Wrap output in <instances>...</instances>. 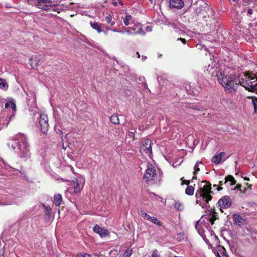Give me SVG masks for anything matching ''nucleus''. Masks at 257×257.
Here are the masks:
<instances>
[{
  "label": "nucleus",
  "instance_id": "27",
  "mask_svg": "<svg viewBox=\"0 0 257 257\" xmlns=\"http://www.w3.org/2000/svg\"><path fill=\"white\" fill-rule=\"evenodd\" d=\"M201 164V162L197 161L194 166V171L193 173L194 176L193 177V179H196V177L195 176L197 174V173H198V172L200 171V168L199 167V164Z\"/></svg>",
  "mask_w": 257,
  "mask_h": 257
},
{
  "label": "nucleus",
  "instance_id": "3",
  "mask_svg": "<svg viewBox=\"0 0 257 257\" xmlns=\"http://www.w3.org/2000/svg\"><path fill=\"white\" fill-rule=\"evenodd\" d=\"M240 84L246 90L257 93V77L254 74L244 75V78L240 80Z\"/></svg>",
  "mask_w": 257,
  "mask_h": 257
},
{
  "label": "nucleus",
  "instance_id": "6",
  "mask_svg": "<svg viewBox=\"0 0 257 257\" xmlns=\"http://www.w3.org/2000/svg\"><path fill=\"white\" fill-rule=\"evenodd\" d=\"M156 177V170L151 163L147 164V168L144 176V179L147 183H151Z\"/></svg>",
  "mask_w": 257,
  "mask_h": 257
},
{
  "label": "nucleus",
  "instance_id": "1",
  "mask_svg": "<svg viewBox=\"0 0 257 257\" xmlns=\"http://www.w3.org/2000/svg\"><path fill=\"white\" fill-rule=\"evenodd\" d=\"M7 145L9 149L14 150L21 158H28L30 156V147L25 135L17 134L14 139L9 141Z\"/></svg>",
  "mask_w": 257,
  "mask_h": 257
},
{
  "label": "nucleus",
  "instance_id": "63",
  "mask_svg": "<svg viewBox=\"0 0 257 257\" xmlns=\"http://www.w3.org/2000/svg\"><path fill=\"white\" fill-rule=\"evenodd\" d=\"M246 190H247V189H246V188H245V189H244V192H245V191H246Z\"/></svg>",
  "mask_w": 257,
  "mask_h": 257
},
{
  "label": "nucleus",
  "instance_id": "8",
  "mask_svg": "<svg viewBox=\"0 0 257 257\" xmlns=\"http://www.w3.org/2000/svg\"><path fill=\"white\" fill-rule=\"evenodd\" d=\"M152 141L150 139H146L142 142V144L140 147V151L142 153L146 154L150 157L152 155Z\"/></svg>",
  "mask_w": 257,
  "mask_h": 257
},
{
  "label": "nucleus",
  "instance_id": "50",
  "mask_svg": "<svg viewBox=\"0 0 257 257\" xmlns=\"http://www.w3.org/2000/svg\"><path fill=\"white\" fill-rule=\"evenodd\" d=\"M243 178L245 180L249 181V178L248 177H244Z\"/></svg>",
  "mask_w": 257,
  "mask_h": 257
},
{
  "label": "nucleus",
  "instance_id": "14",
  "mask_svg": "<svg viewBox=\"0 0 257 257\" xmlns=\"http://www.w3.org/2000/svg\"><path fill=\"white\" fill-rule=\"evenodd\" d=\"M207 9V5L202 2V4H199L198 5L197 7L195 9V12L197 15H198L202 13L204 11H206Z\"/></svg>",
  "mask_w": 257,
  "mask_h": 257
},
{
  "label": "nucleus",
  "instance_id": "24",
  "mask_svg": "<svg viewBox=\"0 0 257 257\" xmlns=\"http://www.w3.org/2000/svg\"><path fill=\"white\" fill-rule=\"evenodd\" d=\"M148 220L150 221L151 222H152V223L157 225L158 226H161V224L159 220L155 217H152L150 216L148 218Z\"/></svg>",
  "mask_w": 257,
  "mask_h": 257
},
{
  "label": "nucleus",
  "instance_id": "61",
  "mask_svg": "<svg viewBox=\"0 0 257 257\" xmlns=\"http://www.w3.org/2000/svg\"><path fill=\"white\" fill-rule=\"evenodd\" d=\"M56 5H57V4H55L52 5L51 6H56Z\"/></svg>",
  "mask_w": 257,
  "mask_h": 257
},
{
  "label": "nucleus",
  "instance_id": "62",
  "mask_svg": "<svg viewBox=\"0 0 257 257\" xmlns=\"http://www.w3.org/2000/svg\"><path fill=\"white\" fill-rule=\"evenodd\" d=\"M217 257H221L218 253H217Z\"/></svg>",
  "mask_w": 257,
  "mask_h": 257
},
{
  "label": "nucleus",
  "instance_id": "55",
  "mask_svg": "<svg viewBox=\"0 0 257 257\" xmlns=\"http://www.w3.org/2000/svg\"><path fill=\"white\" fill-rule=\"evenodd\" d=\"M119 3L120 5H122L123 4V3H122V1H119Z\"/></svg>",
  "mask_w": 257,
  "mask_h": 257
},
{
  "label": "nucleus",
  "instance_id": "17",
  "mask_svg": "<svg viewBox=\"0 0 257 257\" xmlns=\"http://www.w3.org/2000/svg\"><path fill=\"white\" fill-rule=\"evenodd\" d=\"M90 25L91 27L94 30H96L98 33H100L102 32V30L101 29L102 27L103 26L102 24L99 23L97 22H93L92 21H91L90 22Z\"/></svg>",
  "mask_w": 257,
  "mask_h": 257
},
{
  "label": "nucleus",
  "instance_id": "39",
  "mask_svg": "<svg viewBox=\"0 0 257 257\" xmlns=\"http://www.w3.org/2000/svg\"><path fill=\"white\" fill-rule=\"evenodd\" d=\"M39 8L46 11H49V10H50L49 6L47 4L44 5V6L40 7Z\"/></svg>",
  "mask_w": 257,
  "mask_h": 257
},
{
  "label": "nucleus",
  "instance_id": "35",
  "mask_svg": "<svg viewBox=\"0 0 257 257\" xmlns=\"http://www.w3.org/2000/svg\"><path fill=\"white\" fill-rule=\"evenodd\" d=\"M125 31L128 35H135V33L132 31L130 27L125 28Z\"/></svg>",
  "mask_w": 257,
  "mask_h": 257
},
{
  "label": "nucleus",
  "instance_id": "41",
  "mask_svg": "<svg viewBox=\"0 0 257 257\" xmlns=\"http://www.w3.org/2000/svg\"><path fill=\"white\" fill-rule=\"evenodd\" d=\"M77 257H91L90 255L88 254H79L77 256Z\"/></svg>",
  "mask_w": 257,
  "mask_h": 257
},
{
  "label": "nucleus",
  "instance_id": "26",
  "mask_svg": "<svg viewBox=\"0 0 257 257\" xmlns=\"http://www.w3.org/2000/svg\"><path fill=\"white\" fill-rule=\"evenodd\" d=\"M5 108L6 109L11 108L13 110H15L16 105L12 102H7L5 104Z\"/></svg>",
  "mask_w": 257,
  "mask_h": 257
},
{
  "label": "nucleus",
  "instance_id": "34",
  "mask_svg": "<svg viewBox=\"0 0 257 257\" xmlns=\"http://www.w3.org/2000/svg\"><path fill=\"white\" fill-rule=\"evenodd\" d=\"M51 208L50 206H45V214L47 215H49L51 213Z\"/></svg>",
  "mask_w": 257,
  "mask_h": 257
},
{
  "label": "nucleus",
  "instance_id": "30",
  "mask_svg": "<svg viewBox=\"0 0 257 257\" xmlns=\"http://www.w3.org/2000/svg\"><path fill=\"white\" fill-rule=\"evenodd\" d=\"M174 208L177 210L181 211L183 209V205L179 202H176L174 204Z\"/></svg>",
  "mask_w": 257,
  "mask_h": 257
},
{
  "label": "nucleus",
  "instance_id": "2",
  "mask_svg": "<svg viewBox=\"0 0 257 257\" xmlns=\"http://www.w3.org/2000/svg\"><path fill=\"white\" fill-rule=\"evenodd\" d=\"M216 76L219 83L224 87L225 90L231 93L235 92L236 88L240 82V80L235 75H228L219 71L217 73Z\"/></svg>",
  "mask_w": 257,
  "mask_h": 257
},
{
  "label": "nucleus",
  "instance_id": "16",
  "mask_svg": "<svg viewBox=\"0 0 257 257\" xmlns=\"http://www.w3.org/2000/svg\"><path fill=\"white\" fill-rule=\"evenodd\" d=\"M228 181L230 182V185H233L236 183V181L234 178L231 175H228L225 177L224 182H223V181H220L219 182V184L220 186H222L224 184L226 183Z\"/></svg>",
  "mask_w": 257,
  "mask_h": 257
},
{
  "label": "nucleus",
  "instance_id": "4",
  "mask_svg": "<svg viewBox=\"0 0 257 257\" xmlns=\"http://www.w3.org/2000/svg\"><path fill=\"white\" fill-rule=\"evenodd\" d=\"M202 183H205V184L196 192L195 195L197 198L196 200L197 204H199V200H198L199 197L202 198L206 203H208L212 199L211 193H212V191H211V183L205 181H203Z\"/></svg>",
  "mask_w": 257,
  "mask_h": 257
},
{
  "label": "nucleus",
  "instance_id": "42",
  "mask_svg": "<svg viewBox=\"0 0 257 257\" xmlns=\"http://www.w3.org/2000/svg\"><path fill=\"white\" fill-rule=\"evenodd\" d=\"M53 10L55 12H56L58 13H59L61 12V11L62 10V9L56 8V9H54Z\"/></svg>",
  "mask_w": 257,
  "mask_h": 257
},
{
  "label": "nucleus",
  "instance_id": "22",
  "mask_svg": "<svg viewBox=\"0 0 257 257\" xmlns=\"http://www.w3.org/2000/svg\"><path fill=\"white\" fill-rule=\"evenodd\" d=\"M233 220L237 224L240 225L243 223L244 219L238 214H235L233 215Z\"/></svg>",
  "mask_w": 257,
  "mask_h": 257
},
{
  "label": "nucleus",
  "instance_id": "44",
  "mask_svg": "<svg viewBox=\"0 0 257 257\" xmlns=\"http://www.w3.org/2000/svg\"><path fill=\"white\" fill-rule=\"evenodd\" d=\"M241 188V185H240V184L237 185V186L236 187V189H237L238 190H240L241 192H242Z\"/></svg>",
  "mask_w": 257,
  "mask_h": 257
},
{
  "label": "nucleus",
  "instance_id": "43",
  "mask_svg": "<svg viewBox=\"0 0 257 257\" xmlns=\"http://www.w3.org/2000/svg\"><path fill=\"white\" fill-rule=\"evenodd\" d=\"M177 40H180L183 44H185L186 42V40L184 38H178Z\"/></svg>",
  "mask_w": 257,
  "mask_h": 257
},
{
  "label": "nucleus",
  "instance_id": "23",
  "mask_svg": "<svg viewBox=\"0 0 257 257\" xmlns=\"http://www.w3.org/2000/svg\"><path fill=\"white\" fill-rule=\"evenodd\" d=\"M8 88V84L5 79L0 78V89L7 90Z\"/></svg>",
  "mask_w": 257,
  "mask_h": 257
},
{
  "label": "nucleus",
  "instance_id": "40",
  "mask_svg": "<svg viewBox=\"0 0 257 257\" xmlns=\"http://www.w3.org/2000/svg\"><path fill=\"white\" fill-rule=\"evenodd\" d=\"M184 233H179V234H178L177 238H178L179 240H182V239H183V238H184Z\"/></svg>",
  "mask_w": 257,
  "mask_h": 257
},
{
  "label": "nucleus",
  "instance_id": "9",
  "mask_svg": "<svg viewBox=\"0 0 257 257\" xmlns=\"http://www.w3.org/2000/svg\"><path fill=\"white\" fill-rule=\"evenodd\" d=\"M232 204V200L228 196L222 197L218 201V206L221 208H228Z\"/></svg>",
  "mask_w": 257,
  "mask_h": 257
},
{
  "label": "nucleus",
  "instance_id": "48",
  "mask_svg": "<svg viewBox=\"0 0 257 257\" xmlns=\"http://www.w3.org/2000/svg\"><path fill=\"white\" fill-rule=\"evenodd\" d=\"M146 29L147 31H151V29L149 27V26H147L146 27Z\"/></svg>",
  "mask_w": 257,
  "mask_h": 257
},
{
  "label": "nucleus",
  "instance_id": "60",
  "mask_svg": "<svg viewBox=\"0 0 257 257\" xmlns=\"http://www.w3.org/2000/svg\"><path fill=\"white\" fill-rule=\"evenodd\" d=\"M249 189H251V185H250L249 186Z\"/></svg>",
  "mask_w": 257,
  "mask_h": 257
},
{
  "label": "nucleus",
  "instance_id": "54",
  "mask_svg": "<svg viewBox=\"0 0 257 257\" xmlns=\"http://www.w3.org/2000/svg\"><path fill=\"white\" fill-rule=\"evenodd\" d=\"M113 4L114 6H116L117 5V2H113Z\"/></svg>",
  "mask_w": 257,
  "mask_h": 257
},
{
  "label": "nucleus",
  "instance_id": "18",
  "mask_svg": "<svg viewBox=\"0 0 257 257\" xmlns=\"http://www.w3.org/2000/svg\"><path fill=\"white\" fill-rule=\"evenodd\" d=\"M121 247L120 246H116L115 248L112 250L110 253V257H120Z\"/></svg>",
  "mask_w": 257,
  "mask_h": 257
},
{
  "label": "nucleus",
  "instance_id": "47",
  "mask_svg": "<svg viewBox=\"0 0 257 257\" xmlns=\"http://www.w3.org/2000/svg\"><path fill=\"white\" fill-rule=\"evenodd\" d=\"M129 136L131 137H132V138H134V136H135V134L131 132H130L129 133Z\"/></svg>",
  "mask_w": 257,
  "mask_h": 257
},
{
  "label": "nucleus",
  "instance_id": "13",
  "mask_svg": "<svg viewBox=\"0 0 257 257\" xmlns=\"http://www.w3.org/2000/svg\"><path fill=\"white\" fill-rule=\"evenodd\" d=\"M131 29L133 32L135 33L136 34L144 35L145 32H144L142 26L138 23L137 24H134L133 26L130 27Z\"/></svg>",
  "mask_w": 257,
  "mask_h": 257
},
{
  "label": "nucleus",
  "instance_id": "51",
  "mask_svg": "<svg viewBox=\"0 0 257 257\" xmlns=\"http://www.w3.org/2000/svg\"><path fill=\"white\" fill-rule=\"evenodd\" d=\"M32 102L35 101V97L32 95Z\"/></svg>",
  "mask_w": 257,
  "mask_h": 257
},
{
  "label": "nucleus",
  "instance_id": "49",
  "mask_svg": "<svg viewBox=\"0 0 257 257\" xmlns=\"http://www.w3.org/2000/svg\"><path fill=\"white\" fill-rule=\"evenodd\" d=\"M125 32V30H119V31H117V33H123Z\"/></svg>",
  "mask_w": 257,
  "mask_h": 257
},
{
  "label": "nucleus",
  "instance_id": "37",
  "mask_svg": "<svg viewBox=\"0 0 257 257\" xmlns=\"http://www.w3.org/2000/svg\"><path fill=\"white\" fill-rule=\"evenodd\" d=\"M150 196L151 198L152 199H156V200H158L159 199V198H161L159 196L156 195L155 193H151L150 194Z\"/></svg>",
  "mask_w": 257,
  "mask_h": 257
},
{
  "label": "nucleus",
  "instance_id": "53",
  "mask_svg": "<svg viewBox=\"0 0 257 257\" xmlns=\"http://www.w3.org/2000/svg\"><path fill=\"white\" fill-rule=\"evenodd\" d=\"M142 59V60L143 61H144V60H145L147 59V57L146 56H143Z\"/></svg>",
  "mask_w": 257,
  "mask_h": 257
},
{
  "label": "nucleus",
  "instance_id": "20",
  "mask_svg": "<svg viewBox=\"0 0 257 257\" xmlns=\"http://www.w3.org/2000/svg\"><path fill=\"white\" fill-rule=\"evenodd\" d=\"M53 3L52 0H34V3L40 8L43 5V4H52Z\"/></svg>",
  "mask_w": 257,
  "mask_h": 257
},
{
  "label": "nucleus",
  "instance_id": "32",
  "mask_svg": "<svg viewBox=\"0 0 257 257\" xmlns=\"http://www.w3.org/2000/svg\"><path fill=\"white\" fill-rule=\"evenodd\" d=\"M216 219V217L215 214L211 215L208 217V220L213 224L214 223V221Z\"/></svg>",
  "mask_w": 257,
  "mask_h": 257
},
{
  "label": "nucleus",
  "instance_id": "7",
  "mask_svg": "<svg viewBox=\"0 0 257 257\" xmlns=\"http://www.w3.org/2000/svg\"><path fill=\"white\" fill-rule=\"evenodd\" d=\"M74 183V193H79L83 188L85 183V179L82 176H78L73 180Z\"/></svg>",
  "mask_w": 257,
  "mask_h": 257
},
{
  "label": "nucleus",
  "instance_id": "10",
  "mask_svg": "<svg viewBox=\"0 0 257 257\" xmlns=\"http://www.w3.org/2000/svg\"><path fill=\"white\" fill-rule=\"evenodd\" d=\"M170 7L173 9H181L184 5L183 0H169Z\"/></svg>",
  "mask_w": 257,
  "mask_h": 257
},
{
  "label": "nucleus",
  "instance_id": "11",
  "mask_svg": "<svg viewBox=\"0 0 257 257\" xmlns=\"http://www.w3.org/2000/svg\"><path fill=\"white\" fill-rule=\"evenodd\" d=\"M29 61L31 67L33 68L37 67L41 63L40 57L37 56H33L31 57Z\"/></svg>",
  "mask_w": 257,
  "mask_h": 257
},
{
  "label": "nucleus",
  "instance_id": "29",
  "mask_svg": "<svg viewBox=\"0 0 257 257\" xmlns=\"http://www.w3.org/2000/svg\"><path fill=\"white\" fill-rule=\"evenodd\" d=\"M105 20L108 24H110L111 26H113L115 24V21L112 20V17L110 14H108L105 17Z\"/></svg>",
  "mask_w": 257,
  "mask_h": 257
},
{
  "label": "nucleus",
  "instance_id": "21",
  "mask_svg": "<svg viewBox=\"0 0 257 257\" xmlns=\"http://www.w3.org/2000/svg\"><path fill=\"white\" fill-rule=\"evenodd\" d=\"M62 201V197L61 194H58L55 195V196L54 197V203L57 206H58L60 205Z\"/></svg>",
  "mask_w": 257,
  "mask_h": 257
},
{
  "label": "nucleus",
  "instance_id": "64",
  "mask_svg": "<svg viewBox=\"0 0 257 257\" xmlns=\"http://www.w3.org/2000/svg\"><path fill=\"white\" fill-rule=\"evenodd\" d=\"M151 3H152V0H149Z\"/></svg>",
  "mask_w": 257,
  "mask_h": 257
},
{
  "label": "nucleus",
  "instance_id": "33",
  "mask_svg": "<svg viewBox=\"0 0 257 257\" xmlns=\"http://www.w3.org/2000/svg\"><path fill=\"white\" fill-rule=\"evenodd\" d=\"M140 215L146 220H148V218L150 216L149 215H148L146 212H145L143 210L140 211Z\"/></svg>",
  "mask_w": 257,
  "mask_h": 257
},
{
  "label": "nucleus",
  "instance_id": "36",
  "mask_svg": "<svg viewBox=\"0 0 257 257\" xmlns=\"http://www.w3.org/2000/svg\"><path fill=\"white\" fill-rule=\"evenodd\" d=\"M252 103L253 104L254 111L257 112V98L252 99Z\"/></svg>",
  "mask_w": 257,
  "mask_h": 257
},
{
  "label": "nucleus",
  "instance_id": "46",
  "mask_svg": "<svg viewBox=\"0 0 257 257\" xmlns=\"http://www.w3.org/2000/svg\"><path fill=\"white\" fill-rule=\"evenodd\" d=\"M244 4H248L251 1V0H242Z\"/></svg>",
  "mask_w": 257,
  "mask_h": 257
},
{
  "label": "nucleus",
  "instance_id": "56",
  "mask_svg": "<svg viewBox=\"0 0 257 257\" xmlns=\"http://www.w3.org/2000/svg\"><path fill=\"white\" fill-rule=\"evenodd\" d=\"M185 183H186L187 185H188V184H189L190 182H189V181H185Z\"/></svg>",
  "mask_w": 257,
  "mask_h": 257
},
{
  "label": "nucleus",
  "instance_id": "19",
  "mask_svg": "<svg viewBox=\"0 0 257 257\" xmlns=\"http://www.w3.org/2000/svg\"><path fill=\"white\" fill-rule=\"evenodd\" d=\"M123 23L125 26L131 24L133 21L132 16L127 13H125L124 17H123Z\"/></svg>",
  "mask_w": 257,
  "mask_h": 257
},
{
  "label": "nucleus",
  "instance_id": "57",
  "mask_svg": "<svg viewBox=\"0 0 257 257\" xmlns=\"http://www.w3.org/2000/svg\"><path fill=\"white\" fill-rule=\"evenodd\" d=\"M113 32H117V31H119V30H116V29H113Z\"/></svg>",
  "mask_w": 257,
  "mask_h": 257
},
{
  "label": "nucleus",
  "instance_id": "5",
  "mask_svg": "<svg viewBox=\"0 0 257 257\" xmlns=\"http://www.w3.org/2000/svg\"><path fill=\"white\" fill-rule=\"evenodd\" d=\"M33 118L34 121H35V119L38 120L41 131L43 133H47L49 126L47 115L44 113L36 112L34 113Z\"/></svg>",
  "mask_w": 257,
  "mask_h": 257
},
{
  "label": "nucleus",
  "instance_id": "28",
  "mask_svg": "<svg viewBox=\"0 0 257 257\" xmlns=\"http://www.w3.org/2000/svg\"><path fill=\"white\" fill-rule=\"evenodd\" d=\"M110 120L111 122L114 124H118L119 123V120L118 116L117 115H112Z\"/></svg>",
  "mask_w": 257,
  "mask_h": 257
},
{
  "label": "nucleus",
  "instance_id": "58",
  "mask_svg": "<svg viewBox=\"0 0 257 257\" xmlns=\"http://www.w3.org/2000/svg\"><path fill=\"white\" fill-rule=\"evenodd\" d=\"M137 54L138 55V57L139 58L140 57V55L138 52H137Z\"/></svg>",
  "mask_w": 257,
  "mask_h": 257
},
{
  "label": "nucleus",
  "instance_id": "15",
  "mask_svg": "<svg viewBox=\"0 0 257 257\" xmlns=\"http://www.w3.org/2000/svg\"><path fill=\"white\" fill-rule=\"evenodd\" d=\"M225 155V152H220L214 156L212 159V162L215 164H218L222 160V157Z\"/></svg>",
  "mask_w": 257,
  "mask_h": 257
},
{
  "label": "nucleus",
  "instance_id": "52",
  "mask_svg": "<svg viewBox=\"0 0 257 257\" xmlns=\"http://www.w3.org/2000/svg\"><path fill=\"white\" fill-rule=\"evenodd\" d=\"M217 189L218 191H220V190H222V188L221 187H220H220H218Z\"/></svg>",
  "mask_w": 257,
  "mask_h": 257
},
{
  "label": "nucleus",
  "instance_id": "38",
  "mask_svg": "<svg viewBox=\"0 0 257 257\" xmlns=\"http://www.w3.org/2000/svg\"><path fill=\"white\" fill-rule=\"evenodd\" d=\"M151 257H160V256L158 252L155 250L152 252Z\"/></svg>",
  "mask_w": 257,
  "mask_h": 257
},
{
  "label": "nucleus",
  "instance_id": "12",
  "mask_svg": "<svg viewBox=\"0 0 257 257\" xmlns=\"http://www.w3.org/2000/svg\"><path fill=\"white\" fill-rule=\"evenodd\" d=\"M93 231L99 234L101 237H105L109 234V232L106 229L101 228L98 225H96L94 227Z\"/></svg>",
  "mask_w": 257,
  "mask_h": 257
},
{
  "label": "nucleus",
  "instance_id": "45",
  "mask_svg": "<svg viewBox=\"0 0 257 257\" xmlns=\"http://www.w3.org/2000/svg\"><path fill=\"white\" fill-rule=\"evenodd\" d=\"M247 13L249 14V15H251L253 13V10L252 9H248V11H247Z\"/></svg>",
  "mask_w": 257,
  "mask_h": 257
},
{
  "label": "nucleus",
  "instance_id": "59",
  "mask_svg": "<svg viewBox=\"0 0 257 257\" xmlns=\"http://www.w3.org/2000/svg\"><path fill=\"white\" fill-rule=\"evenodd\" d=\"M30 101V99H27V102H28V105H29V103Z\"/></svg>",
  "mask_w": 257,
  "mask_h": 257
},
{
  "label": "nucleus",
  "instance_id": "25",
  "mask_svg": "<svg viewBox=\"0 0 257 257\" xmlns=\"http://www.w3.org/2000/svg\"><path fill=\"white\" fill-rule=\"evenodd\" d=\"M194 192V188L192 186H188L185 190V193L188 195H192Z\"/></svg>",
  "mask_w": 257,
  "mask_h": 257
},
{
  "label": "nucleus",
  "instance_id": "31",
  "mask_svg": "<svg viewBox=\"0 0 257 257\" xmlns=\"http://www.w3.org/2000/svg\"><path fill=\"white\" fill-rule=\"evenodd\" d=\"M132 249L128 248L123 254V257H130L132 254Z\"/></svg>",
  "mask_w": 257,
  "mask_h": 257
}]
</instances>
